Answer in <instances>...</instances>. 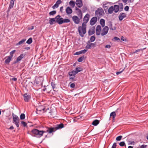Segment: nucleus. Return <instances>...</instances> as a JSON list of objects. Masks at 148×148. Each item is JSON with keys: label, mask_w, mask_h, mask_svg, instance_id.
Returning <instances> with one entry per match:
<instances>
[{"label": "nucleus", "mask_w": 148, "mask_h": 148, "mask_svg": "<svg viewBox=\"0 0 148 148\" xmlns=\"http://www.w3.org/2000/svg\"><path fill=\"white\" fill-rule=\"evenodd\" d=\"M32 133L34 135H32V136L35 137L37 138H40L42 136L44 133H45L44 130H40L37 129H34L32 131Z\"/></svg>", "instance_id": "obj_1"}, {"label": "nucleus", "mask_w": 148, "mask_h": 148, "mask_svg": "<svg viewBox=\"0 0 148 148\" xmlns=\"http://www.w3.org/2000/svg\"><path fill=\"white\" fill-rule=\"evenodd\" d=\"M86 25L84 23H82V26L78 27V30L80 35L83 37L86 32Z\"/></svg>", "instance_id": "obj_2"}, {"label": "nucleus", "mask_w": 148, "mask_h": 148, "mask_svg": "<svg viewBox=\"0 0 148 148\" xmlns=\"http://www.w3.org/2000/svg\"><path fill=\"white\" fill-rule=\"evenodd\" d=\"M95 14L96 17L99 19L104 15V13L103 9L101 8H99L95 11Z\"/></svg>", "instance_id": "obj_3"}, {"label": "nucleus", "mask_w": 148, "mask_h": 148, "mask_svg": "<svg viewBox=\"0 0 148 148\" xmlns=\"http://www.w3.org/2000/svg\"><path fill=\"white\" fill-rule=\"evenodd\" d=\"M119 6L117 5H114V6H112L110 7L108 9V13L111 14L114 11L115 13L119 11Z\"/></svg>", "instance_id": "obj_4"}, {"label": "nucleus", "mask_w": 148, "mask_h": 148, "mask_svg": "<svg viewBox=\"0 0 148 148\" xmlns=\"http://www.w3.org/2000/svg\"><path fill=\"white\" fill-rule=\"evenodd\" d=\"M83 70V69L82 68L76 67L74 70H73L72 71L69 72V75L71 76H75L79 72L82 71Z\"/></svg>", "instance_id": "obj_5"}, {"label": "nucleus", "mask_w": 148, "mask_h": 148, "mask_svg": "<svg viewBox=\"0 0 148 148\" xmlns=\"http://www.w3.org/2000/svg\"><path fill=\"white\" fill-rule=\"evenodd\" d=\"M44 78L42 77H39L35 78L34 82L38 86L42 85Z\"/></svg>", "instance_id": "obj_6"}, {"label": "nucleus", "mask_w": 148, "mask_h": 148, "mask_svg": "<svg viewBox=\"0 0 148 148\" xmlns=\"http://www.w3.org/2000/svg\"><path fill=\"white\" fill-rule=\"evenodd\" d=\"M12 116L13 121V123H14L17 127H19V121L20 120L18 117L16 115L14 114V113H12Z\"/></svg>", "instance_id": "obj_7"}, {"label": "nucleus", "mask_w": 148, "mask_h": 148, "mask_svg": "<svg viewBox=\"0 0 148 148\" xmlns=\"http://www.w3.org/2000/svg\"><path fill=\"white\" fill-rule=\"evenodd\" d=\"M55 18L56 23H58L59 25L62 24L63 18L61 17L60 15L57 16L55 17Z\"/></svg>", "instance_id": "obj_8"}, {"label": "nucleus", "mask_w": 148, "mask_h": 148, "mask_svg": "<svg viewBox=\"0 0 148 148\" xmlns=\"http://www.w3.org/2000/svg\"><path fill=\"white\" fill-rule=\"evenodd\" d=\"M46 128V130H44V131L45 132V133L48 132L49 134H51L53 132H55L56 131L54 126L53 127H47Z\"/></svg>", "instance_id": "obj_9"}, {"label": "nucleus", "mask_w": 148, "mask_h": 148, "mask_svg": "<svg viewBox=\"0 0 148 148\" xmlns=\"http://www.w3.org/2000/svg\"><path fill=\"white\" fill-rule=\"evenodd\" d=\"M108 29L109 28L108 26H105L101 30V36H103L106 34L108 32Z\"/></svg>", "instance_id": "obj_10"}, {"label": "nucleus", "mask_w": 148, "mask_h": 148, "mask_svg": "<svg viewBox=\"0 0 148 148\" xmlns=\"http://www.w3.org/2000/svg\"><path fill=\"white\" fill-rule=\"evenodd\" d=\"M95 27H90L88 32V35L90 36L95 33Z\"/></svg>", "instance_id": "obj_11"}, {"label": "nucleus", "mask_w": 148, "mask_h": 148, "mask_svg": "<svg viewBox=\"0 0 148 148\" xmlns=\"http://www.w3.org/2000/svg\"><path fill=\"white\" fill-rule=\"evenodd\" d=\"M96 32L97 35H99L101 34V26L99 25H97L96 28Z\"/></svg>", "instance_id": "obj_12"}, {"label": "nucleus", "mask_w": 148, "mask_h": 148, "mask_svg": "<svg viewBox=\"0 0 148 148\" xmlns=\"http://www.w3.org/2000/svg\"><path fill=\"white\" fill-rule=\"evenodd\" d=\"M97 17L96 16L93 17L90 21V24L93 25L95 24L96 23L97 20Z\"/></svg>", "instance_id": "obj_13"}, {"label": "nucleus", "mask_w": 148, "mask_h": 148, "mask_svg": "<svg viewBox=\"0 0 148 148\" xmlns=\"http://www.w3.org/2000/svg\"><path fill=\"white\" fill-rule=\"evenodd\" d=\"M23 98L24 101L25 102H27L29 101L31 96L30 95H27V93H25L23 95Z\"/></svg>", "instance_id": "obj_14"}, {"label": "nucleus", "mask_w": 148, "mask_h": 148, "mask_svg": "<svg viewBox=\"0 0 148 148\" xmlns=\"http://www.w3.org/2000/svg\"><path fill=\"white\" fill-rule=\"evenodd\" d=\"M56 130L61 129L64 127V125L63 123H61L60 124H57L54 126Z\"/></svg>", "instance_id": "obj_15"}, {"label": "nucleus", "mask_w": 148, "mask_h": 148, "mask_svg": "<svg viewBox=\"0 0 148 148\" xmlns=\"http://www.w3.org/2000/svg\"><path fill=\"white\" fill-rule=\"evenodd\" d=\"M25 56V54H21L20 56H18L15 62L14 63H16L21 61Z\"/></svg>", "instance_id": "obj_16"}, {"label": "nucleus", "mask_w": 148, "mask_h": 148, "mask_svg": "<svg viewBox=\"0 0 148 148\" xmlns=\"http://www.w3.org/2000/svg\"><path fill=\"white\" fill-rule=\"evenodd\" d=\"M72 19L74 22L76 24H78L79 22V20L78 16H74L72 17Z\"/></svg>", "instance_id": "obj_17"}, {"label": "nucleus", "mask_w": 148, "mask_h": 148, "mask_svg": "<svg viewBox=\"0 0 148 148\" xmlns=\"http://www.w3.org/2000/svg\"><path fill=\"white\" fill-rule=\"evenodd\" d=\"M126 17V14L125 13H121L119 16V20L121 21L123 18Z\"/></svg>", "instance_id": "obj_18"}, {"label": "nucleus", "mask_w": 148, "mask_h": 148, "mask_svg": "<svg viewBox=\"0 0 148 148\" xmlns=\"http://www.w3.org/2000/svg\"><path fill=\"white\" fill-rule=\"evenodd\" d=\"M89 18V15L88 14H86L83 18L84 22L83 23L86 24L88 21Z\"/></svg>", "instance_id": "obj_19"}, {"label": "nucleus", "mask_w": 148, "mask_h": 148, "mask_svg": "<svg viewBox=\"0 0 148 148\" xmlns=\"http://www.w3.org/2000/svg\"><path fill=\"white\" fill-rule=\"evenodd\" d=\"M76 4L78 7L80 8L83 5L82 1V0H76Z\"/></svg>", "instance_id": "obj_20"}, {"label": "nucleus", "mask_w": 148, "mask_h": 148, "mask_svg": "<svg viewBox=\"0 0 148 148\" xmlns=\"http://www.w3.org/2000/svg\"><path fill=\"white\" fill-rule=\"evenodd\" d=\"M75 10L76 11V13L77 15L79 17H82V13L81 10L77 8V7H75Z\"/></svg>", "instance_id": "obj_21"}, {"label": "nucleus", "mask_w": 148, "mask_h": 148, "mask_svg": "<svg viewBox=\"0 0 148 148\" xmlns=\"http://www.w3.org/2000/svg\"><path fill=\"white\" fill-rule=\"evenodd\" d=\"M87 51V49H84L79 51L76 52L75 53L74 55H79L82 53H85Z\"/></svg>", "instance_id": "obj_22"}, {"label": "nucleus", "mask_w": 148, "mask_h": 148, "mask_svg": "<svg viewBox=\"0 0 148 148\" xmlns=\"http://www.w3.org/2000/svg\"><path fill=\"white\" fill-rule=\"evenodd\" d=\"M66 11V13L68 15L71 14L73 12L72 9L69 6L67 7Z\"/></svg>", "instance_id": "obj_23"}, {"label": "nucleus", "mask_w": 148, "mask_h": 148, "mask_svg": "<svg viewBox=\"0 0 148 148\" xmlns=\"http://www.w3.org/2000/svg\"><path fill=\"white\" fill-rule=\"evenodd\" d=\"M49 23L51 25H53L55 23H56L55 18H49Z\"/></svg>", "instance_id": "obj_24"}, {"label": "nucleus", "mask_w": 148, "mask_h": 148, "mask_svg": "<svg viewBox=\"0 0 148 148\" xmlns=\"http://www.w3.org/2000/svg\"><path fill=\"white\" fill-rule=\"evenodd\" d=\"M99 123V121L97 119L94 120L92 123V124L95 126H97Z\"/></svg>", "instance_id": "obj_25"}, {"label": "nucleus", "mask_w": 148, "mask_h": 148, "mask_svg": "<svg viewBox=\"0 0 148 148\" xmlns=\"http://www.w3.org/2000/svg\"><path fill=\"white\" fill-rule=\"evenodd\" d=\"M86 58V56H83L78 58L77 59V61L79 62H81L83 60Z\"/></svg>", "instance_id": "obj_26"}, {"label": "nucleus", "mask_w": 148, "mask_h": 148, "mask_svg": "<svg viewBox=\"0 0 148 148\" xmlns=\"http://www.w3.org/2000/svg\"><path fill=\"white\" fill-rule=\"evenodd\" d=\"M14 1L12 0L10 1L9 7V8L11 9L13 7L14 4Z\"/></svg>", "instance_id": "obj_27"}, {"label": "nucleus", "mask_w": 148, "mask_h": 148, "mask_svg": "<svg viewBox=\"0 0 148 148\" xmlns=\"http://www.w3.org/2000/svg\"><path fill=\"white\" fill-rule=\"evenodd\" d=\"M100 24L102 27L104 26L105 25V21L103 19H101L100 20Z\"/></svg>", "instance_id": "obj_28"}, {"label": "nucleus", "mask_w": 148, "mask_h": 148, "mask_svg": "<svg viewBox=\"0 0 148 148\" xmlns=\"http://www.w3.org/2000/svg\"><path fill=\"white\" fill-rule=\"evenodd\" d=\"M69 5L72 8H73L75 6V2L71 0L70 1L69 3Z\"/></svg>", "instance_id": "obj_29"}, {"label": "nucleus", "mask_w": 148, "mask_h": 148, "mask_svg": "<svg viewBox=\"0 0 148 148\" xmlns=\"http://www.w3.org/2000/svg\"><path fill=\"white\" fill-rule=\"evenodd\" d=\"M12 58L9 56H8V58L6 59L5 61V63L6 64L9 63L10 62V61Z\"/></svg>", "instance_id": "obj_30"}, {"label": "nucleus", "mask_w": 148, "mask_h": 148, "mask_svg": "<svg viewBox=\"0 0 148 148\" xmlns=\"http://www.w3.org/2000/svg\"><path fill=\"white\" fill-rule=\"evenodd\" d=\"M90 41H88L87 43V45L86 47V48L87 49H89L91 47V46L90 45Z\"/></svg>", "instance_id": "obj_31"}, {"label": "nucleus", "mask_w": 148, "mask_h": 148, "mask_svg": "<svg viewBox=\"0 0 148 148\" xmlns=\"http://www.w3.org/2000/svg\"><path fill=\"white\" fill-rule=\"evenodd\" d=\"M70 22V20L68 18H63L62 24Z\"/></svg>", "instance_id": "obj_32"}, {"label": "nucleus", "mask_w": 148, "mask_h": 148, "mask_svg": "<svg viewBox=\"0 0 148 148\" xmlns=\"http://www.w3.org/2000/svg\"><path fill=\"white\" fill-rule=\"evenodd\" d=\"M26 40V39H23L21 41H19L18 43H17L16 44V45H18L22 44Z\"/></svg>", "instance_id": "obj_33"}, {"label": "nucleus", "mask_w": 148, "mask_h": 148, "mask_svg": "<svg viewBox=\"0 0 148 148\" xmlns=\"http://www.w3.org/2000/svg\"><path fill=\"white\" fill-rule=\"evenodd\" d=\"M51 85L54 91H55L54 89L55 88H56V87H55L56 84H55L54 81H52L51 83Z\"/></svg>", "instance_id": "obj_34"}, {"label": "nucleus", "mask_w": 148, "mask_h": 148, "mask_svg": "<svg viewBox=\"0 0 148 148\" xmlns=\"http://www.w3.org/2000/svg\"><path fill=\"white\" fill-rule=\"evenodd\" d=\"M32 42V38H29L26 41V43L28 44H30Z\"/></svg>", "instance_id": "obj_35"}, {"label": "nucleus", "mask_w": 148, "mask_h": 148, "mask_svg": "<svg viewBox=\"0 0 148 148\" xmlns=\"http://www.w3.org/2000/svg\"><path fill=\"white\" fill-rule=\"evenodd\" d=\"M116 114L114 112H112L110 114V116H112V118L114 119L116 116Z\"/></svg>", "instance_id": "obj_36"}, {"label": "nucleus", "mask_w": 148, "mask_h": 148, "mask_svg": "<svg viewBox=\"0 0 148 148\" xmlns=\"http://www.w3.org/2000/svg\"><path fill=\"white\" fill-rule=\"evenodd\" d=\"M25 117V116L24 114L22 113L20 115V119L21 120L24 119Z\"/></svg>", "instance_id": "obj_37"}, {"label": "nucleus", "mask_w": 148, "mask_h": 148, "mask_svg": "<svg viewBox=\"0 0 148 148\" xmlns=\"http://www.w3.org/2000/svg\"><path fill=\"white\" fill-rule=\"evenodd\" d=\"M15 51H16V50H14L12 51L11 52H10V56H10L12 58L13 56V54L15 52Z\"/></svg>", "instance_id": "obj_38"}, {"label": "nucleus", "mask_w": 148, "mask_h": 148, "mask_svg": "<svg viewBox=\"0 0 148 148\" xmlns=\"http://www.w3.org/2000/svg\"><path fill=\"white\" fill-rule=\"evenodd\" d=\"M112 41H120L121 40L119 38H114L113 39H112Z\"/></svg>", "instance_id": "obj_39"}, {"label": "nucleus", "mask_w": 148, "mask_h": 148, "mask_svg": "<svg viewBox=\"0 0 148 148\" xmlns=\"http://www.w3.org/2000/svg\"><path fill=\"white\" fill-rule=\"evenodd\" d=\"M56 13V12L55 10H53L50 12L49 13V14L50 15H53Z\"/></svg>", "instance_id": "obj_40"}, {"label": "nucleus", "mask_w": 148, "mask_h": 148, "mask_svg": "<svg viewBox=\"0 0 148 148\" xmlns=\"http://www.w3.org/2000/svg\"><path fill=\"white\" fill-rule=\"evenodd\" d=\"M146 48H143V49H137V50H135V51L134 52V53H137V52H139V51H143V50H145Z\"/></svg>", "instance_id": "obj_41"}, {"label": "nucleus", "mask_w": 148, "mask_h": 148, "mask_svg": "<svg viewBox=\"0 0 148 148\" xmlns=\"http://www.w3.org/2000/svg\"><path fill=\"white\" fill-rule=\"evenodd\" d=\"M122 137V136H117L116 138V140L118 141L120 140H121Z\"/></svg>", "instance_id": "obj_42"}, {"label": "nucleus", "mask_w": 148, "mask_h": 148, "mask_svg": "<svg viewBox=\"0 0 148 148\" xmlns=\"http://www.w3.org/2000/svg\"><path fill=\"white\" fill-rule=\"evenodd\" d=\"M119 145L121 147H123L125 145V143L124 141H122L119 143Z\"/></svg>", "instance_id": "obj_43"}, {"label": "nucleus", "mask_w": 148, "mask_h": 148, "mask_svg": "<svg viewBox=\"0 0 148 148\" xmlns=\"http://www.w3.org/2000/svg\"><path fill=\"white\" fill-rule=\"evenodd\" d=\"M21 124L23 125L24 127H26L27 125V123L23 121H22L21 122Z\"/></svg>", "instance_id": "obj_44"}, {"label": "nucleus", "mask_w": 148, "mask_h": 148, "mask_svg": "<svg viewBox=\"0 0 148 148\" xmlns=\"http://www.w3.org/2000/svg\"><path fill=\"white\" fill-rule=\"evenodd\" d=\"M59 5L57 4L56 3L52 7V8L53 9H54L56 8H57L58 7Z\"/></svg>", "instance_id": "obj_45"}, {"label": "nucleus", "mask_w": 148, "mask_h": 148, "mask_svg": "<svg viewBox=\"0 0 148 148\" xmlns=\"http://www.w3.org/2000/svg\"><path fill=\"white\" fill-rule=\"evenodd\" d=\"M75 86V84L74 83H72L71 84L70 87L71 88H74Z\"/></svg>", "instance_id": "obj_46"}, {"label": "nucleus", "mask_w": 148, "mask_h": 148, "mask_svg": "<svg viewBox=\"0 0 148 148\" xmlns=\"http://www.w3.org/2000/svg\"><path fill=\"white\" fill-rule=\"evenodd\" d=\"M90 44L91 46V47H96V43L90 42Z\"/></svg>", "instance_id": "obj_47"}, {"label": "nucleus", "mask_w": 148, "mask_h": 148, "mask_svg": "<svg viewBox=\"0 0 148 148\" xmlns=\"http://www.w3.org/2000/svg\"><path fill=\"white\" fill-rule=\"evenodd\" d=\"M69 76H70V77H69L70 79H71L73 81L75 80L74 79V78H75V76H71L70 75H69Z\"/></svg>", "instance_id": "obj_48"}, {"label": "nucleus", "mask_w": 148, "mask_h": 148, "mask_svg": "<svg viewBox=\"0 0 148 148\" xmlns=\"http://www.w3.org/2000/svg\"><path fill=\"white\" fill-rule=\"evenodd\" d=\"M95 38H90V40L89 41H90V42H93L95 40Z\"/></svg>", "instance_id": "obj_49"}, {"label": "nucleus", "mask_w": 148, "mask_h": 148, "mask_svg": "<svg viewBox=\"0 0 148 148\" xmlns=\"http://www.w3.org/2000/svg\"><path fill=\"white\" fill-rule=\"evenodd\" d=\"M61 3L62 1H61V0H58L56 2V3L59 5Z\"/></svg>", "instance_id": "obj_50"}, {"label": "nucleus", "mask_w": 148, "mask_h": 148, "mask_svg": "<svg viewBox=\"0 0 148 148\" xmlns=\"http://www.w3.org/2000/svg\"><path fill=\"white\" fill-rule=\"evenodd\" d=\"M116 143H114L113 144L111 148H116Z\"/></svg>", "instance_id": "obj_51"}, {"label": "nucleus", "mask_w": 148, "mask_h": 148, "mask_svg": "<svg viewBox=\"0 0 148 148\" xmlns=\"http://www.w3.org/2000/svg\"><path fill=\"white\" fill-rule=\"evenodd\" d=\"M129 9V7L128 6H126L124 8V10L126 11H127Z\"/></svg>", "instance_id": "obj_52"}, {"label": "nucleus", "mask_w": 148, "mask_h": 148, "mask_svg": "<svg viewBox=\"0 0 148 148\" xmlns=\"http://www.w3.org/2000/svg\"><path fill=\"white\" fill-rule=\"evenodd\" d=\"M111 47V45H107L105 46V48L110 49Z\"/></svg>", "instance_id": "obj_53"}, {"label": "nucleus", "mask_w": 148, "mask_h": 148, "mask_svg": "<svg viewBox=\"0 0 148 148\" xmlns=\"http://www.w3.org/2000/svg\"><path fill=\"white\" fill-rule=\"evenodd\" d=\"M124 69H123L122 71H118V72H116V74L117 75H119V74H121V73L122 72L124 71Z\"/></svg>", "instance_id": "obj_54"}, {"label": "nucleus", "mask_w": 148, "mask_h": 148, "mask_svg": "<svg viewBox=\"0 0 148 148\" xmlns=\"http://www.w3.org/2000/svg\"><path fill=\"white\" fill-rule=\"evenodd\" d=\"M49 113H50L51 114V115H52V116L53 117V114L54 112H53V110H51Z\"/></svg>", "instance_id": "obj_55"}, {"label": "nucleus", "mask_w": 148, "mask_h": 148, "mask_svg": "<svg viewBox=\"0 0 148 148\" xmlns=\"http://www.w3.org/2000/svg\"><path fill=\"white\" fill-rule=\"evenodd\" d=\"M121 38V40L123 41H127V40L126 39V38Z\"/></svg>", "instance_id": "obj_56"}, {"label": "nucleus", "mask_w": 148, "mask_h": 148, "mask_svg": "<svg viewBox=\"0 0 148 148\" xmlns=\"http://www.w3.org/2000/svg\"><path fill=\"white\" fill-rule=\"evenodd\" d=\"M34 28V26H32L31 27H28V30H32Z\"/></svg>", "instance_id": "obj_57"}, {"label": "nucleus", "mask_w": 148, "mask_h": 148, "mask_svg": "<svg viewBox=\"0 0 148 148\" xmlns=\"http://www.w3.org/2000/svg\"><path fill=\"white\" fill-rule=\"evenodd\" d=\"M103 6L105 10L107 9L108 7L106 5V4H103Z\"/></svg>", "instance_id": "obj_58"}, {"label": "nucleus", "mask_w": 148, "mask_h": 148, "mask_svg": "<svg viewBox=\"0 0 148 148\" xmlns=\"http://www.w3.org/2000/svg\"><path fill=\"white\" fill-rule=\"evenodd\" d=\"M147 147V145H143L140 147V148H145Z\"/></svg>", "instance_id": "obj_59"}, {"label": "nucleus", "mask_w": 148, "mask_h": 148, "mask_svg": "<svg viewBox=\"0 0 148 148\" xmlns=\"http://www.w3.org/2000/svg\"><path fill=\"white\" fill-rule=\"evenodd\" d=\"M109 27H110V29H111V30H115V29H113V28L112 27V25L111 24H110V26H109Z\"/></svg>", "instance_id": "obj_60"}, {"label": "nucleus", "mask_w": 148, "mask_h": 148, "mask_svg": "<svg viewBox=\"0 0 148 148\" xmlns=\"http://www.w3.org/2000/svg\"><path fill=\"white\" fill-rule=\"evenodd\" d=\"M63 6H62V7H60V11L61 12H62V11H63Z\"/></svg>", "instance_id": "obj_61"}, {"label": "nucleus", "mask_w": 148, "mask_h": 148, "mask_svg": "<svg viewBox=\"0 0 148 148\" xmlns=\"http://www.w3.org/2000/svg\"><path fill=\"white\" fill-rule=\"evenodd\" d=\"M132 141L129 140H128V144L129 145H131V143H132Z\"/></svg>", "instance_id": "obj_62"}, {"label": "nucleus", "mask_w": 148, "mask_h": 148, "mask_svg": "<svg viewBox=\"0 0 148 148\" xmlns=\"http://www.w3.org/2000/svg\"><path fill=\"white\" fill-rule=\"evenodd\" d=\"M14 129V127L12 125L9 128V129L11 130H12V129Z\"/></svg>", "instance_id": "obj_63"}, {"label": "nucleus", "mask_w": 148, "mask_h": 148, "mask_svg": "<svg viewBox=\"0 0 148 148\" xmlns=\"http://www.w3.org/2000/svg\"><path fill=\"white\" fill-rule=\"evenodd\" d=\"M30 49V47H26L24 49L27 50H28Z\"/></svg>", "instance_id": "obj_64"}]
</instances>
